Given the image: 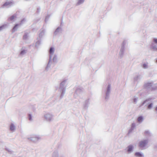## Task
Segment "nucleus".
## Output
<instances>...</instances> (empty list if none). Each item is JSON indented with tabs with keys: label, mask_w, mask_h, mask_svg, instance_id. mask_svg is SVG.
<instances>
[{
	"label": "nucleus",
	"mask_w": 157,
	"mask_h": 157,
	"mask_svg": "<svg viewBox=\"0 0 157 157\" xmlns=\"http://www.w3.org/2000/svg\"><path fill=\"white\" fill-rule=\"evenodd\" d=\"M12 2H6L4 5L3 6H6L11 4Z\"/></svg>",
	"instance_id": "20e7f679"
},
{
	"label": "nucleus",
	"mask_w": 157,
	"mask_h": 157,
	"mask_svg": "<svg viewBox=\"0 0 157 157\" xmlns=\"http://www.w3.org/2000/svg\"><path fill=\"white\" fill-rule=\"evenodd\" d=\"M84 0H80L79 2H78L79 3H80L81 2H83Z\"/></svg>",
	"instance_id": "4468645a"
},
{
	"label": "nucleus",
	"mask_w": 157,
	"mask_h": 157,
	"mask_svg": "<svg viewBox=\"0 0 157 157\" xmlns=\"http://www.w3.org/2000/svg\"><path fill=\"white\" fill-rule=\"evenodd\" d=\"M2 29V27H0V30H1Z\"/></svg>",
	"instance_id": "f3484780"
},
{
	"label": "nucleus",
	"mask_w": 157,
	"mask_h": 157,
	"mask_svg": "<svg viewBox=\"0 0 157 157\" xmlns=\"http://www.w3.org/2000/svg\"><path fill=\"white\" fill-rule=\"evenodd\" d=\"M25 52V50H23V51H22L21 52V54H23Z\"/></svg>",
	"instance_id": "f8f14e48"
},
{
	"label": "nucleus",
	"mask_w": 157,
	"mask_h": 157,
	"mask_svg": "<svg viewBox=\"0 0 157 157\" xmlns=\"http://www.w3.org/2000/svg\"><path fill=\"white\" fill-rule=\"evenodd\" d=\"M143 120V118L142 116L139 117L138 118V121L139 122L142 121Z\"/></svg>",
	"instance_id": "423d86ee"
},
{
	"label": "nucleus",
	"mask_w": 157,
	"mask_h": 157,
	"mask_svg": "<svg viewBox=\"0 0 157 157\" xmlns=\"http://www.w3.org/2000/svg\"><path fill=\"white\" fill-rule=\"evenodd\" d=\"M151 48L153 49L154 50H157V48L155 46H154L152 47Z\"/></svg>",
	"instance_id": "6e6552de"
},
{
	"label": "nucleus",
	"mask_w": 157,
	"mask_h": 157,
	"mask_svg": "<svg viewBox=\"0 0 157 157\" xmlns=\"http://www.w3.org/2000/svg\"><path fill=\"white\" fill-rule=\"evenodd\" d=\"M128 152H130L132 151L133 147L132 146L130 145L128 147Z\"/></svg>",
	"instance_id": "7ed1b4c3"
},
{
	"label": "nucleus",
	"mask_w": 157,
	"mask_h": 157,
	"mask_svg": "<svg viewBox=\"0 0 157 157\" xmlns=\"http://www.w3.org/2000/svg\"><path fill=\"white\" fill-rule=\"evenodd\" d=\"M54 51L53 48H51L50 49V51H49L50 53L51 54H53L54 52Z\"/></svg>",
	"instance_id": "0eeeda50"
},
{
	"label": "nucleus",
	"mask_w": 157,
	"mask_h": 157,
	"mask_svg": "<svg viewBox=\"0 0 157 157\" xmlns=\"http://www.w3.org/2000/svg\"><path fill=\"white\" fill-rule=\"evenodd\" d=\"M147 143L146 141H141L139 144V146L140 147H144L146 146Z\"/></svg>",
	"instance_id": "f257e3e1"
},
{
	"label": "nucleus",
	"mask_w": 157,
	"mask_h": 157,
	"mask_svg": "<svg viewBox=\"0 0 157 157\" xmlns=\"http://www.w3.org/2000/svg\"><path fill=\"white\" fill-rule=\"evenodd\" d=\"M143 67L144 68H146L147 67V65L146 64H144L143 65Z\"/></svg>",
	"instance_id": "ddd939ff"
},
{
	"label": "nucleus",
	"mask_w": 157,
	"mask_h": 157,
	"mask_svg": "<svg viewBox=\"0 0 157 157\" xmlns=\"http://www.w3.org/2000/svg\"><path fill=\"white\" fill-rule=\"evenodd\" d=\"M18 25L17 24L14 27V28H13V30H14L16 28V27Z\"/></svg>",
	"instance_id": "2eb2a0df"
},
{
	"label": "nucleus",
	"mask_w": 157,
	"mask_h": 157,
	"mask_svg": "<svg viewBox=\"0 0 157 157\" xmlns=\"http://www.w3.org/2000/svg\"><path fill=\"white\" fill-rule=\"evenodd\" d=\"M152 106V104H150L148 106V108L150 109L151 108Z\"/></svg>",
	"instance_id": "9d476101"
},
{
	"label": "nucleus",
	"mask_w": 157,
	"mask_h": 157,
	"mask_svg": "<svg viewBox=\"0 0 157 157\" xmlns=\"http://www.w3.org/2000/svg\"><path fill=\"white\" fill-rule=\"evenodd\" d=\"M15 16H12L10 17V19L11 20H13L15 18Z\"/></svg>",
	"instance_id": "9b49d317"
},
{
	"label": "nucleus",
	"mask_w": 157,
	"mask_h": 157,
	"mask_svg": "<svg viewBox=\"0 0 157 157\" xmlns=\"http://www.w3.org/2000/svg\"><path fill=\"white\" fill-rule=\"evenodd\" d=\"M156 63H157V60H156Z\"/></svg>",
	"instance_id": "6ab92c4d"
},
{
	"label": "nucleus",
	"mask_w": 157,
	"mask_h": 157,
	"mask_svg": "<svg viewBox=\"0 0 157 157\" xmlns=\"http://www.w3.org/2000/svg\"><path fill=\"white\" fill-rule=\"evenodd\" d=\"M135 155L137 157H142L143 156L142 155L140 152H136Z\"/></svg>",
	"instance_id": "39448f33"
},
{
	"label": "nucleus",
	"mask_w": 157,
	"mask_h": 157,
	"mask_svg": "<svg viewBox=\"0 0 157 157\" xmlns=\"http://www.w3.org/2000/svg\"><path fill=\"white\" fill-rule=\"evenodd\" d=\"M155 110L157 111V107L155 108Z\"/></svg>",
	"instance_id": "a211bd4d"
},
{
	"label": "nucleus",
	"mask_w": 157,
	"mask_h": 157,
	"mask_svg": "<svg viewBox=\"0 0 157 157\" xmlns=\"http://www.w3.org/2000/svg\"><path fill=\"white\" fill-rule=\"evenodd\" d=\"M153 41L155 43L157 44V39L154 38L153 39Z\"/></svg>",
	"instance_id": "1a4fd4ad"
},
{
	"label": "nucleus",
	"mask_w": 157,
	"mask_h": 157,
	"mask_svg": "<svg viewBox=\"0 0 157 157\" xmlns=\"http://www.w3.org/2000/svg\"><path fill=\"white\" fill-rule=\"evenodd\" d=\"M10 130L12 131H14L15 129V126L13 124H11L10 127Z\"/></svg>",
	"instance_id": "f03ea898"
},
{
	"label": "nucleus",
	"mask_w": 157,
	"mask_h": 157,
	"mask_svg": "<svg viewBox=\"0 0 157 157\" xmlns=\"http://www.w3.org/2000/svg\"><path fill=\"white\" fill-rule=\"evenodd\" d=\"M27 35H24L23 36V38L24 39H25L27 38Z\"/></svg>",
	"instance_id": "dca6fc26"
}]
</instances>
